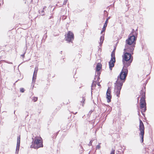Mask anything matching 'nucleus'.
<instances>
[{
    "label": "nucleus",
    "instance_id": "1",
    "mask_svg": "<svg viewBox=\"0 0 154 154\" xmlns=\"http://www.w3.org/2000/svg\"><path fill=\"white\" fill-rule=\"evenodd\" d=\"M128 72L127 67L124 66L119 75L118 76L117 80L115 83L114 92L118 97L119 96L120 91L123 83L125 82Z\"/></svg>",
    "mask_w": 154,
    "mask_h": 154
},
{
    "label": "nucleus",
    "instance_id": "2",
    "mask_svg": "<svg viewBox=\"0 0 154 154\" xmlns=\"http://www.w3.org/2000/svg\"><path fill=\"white\" fill-rule=\"evenodd\" d=\"M131 34L128 36L127 39L126 40V44L125 45L124 50L128 52L133 51L136 45V41L137 39V37L135 36V34Z\"/></svg>",
    "mask_w": 154,
    "mask_h": 154
},
{
    "label": "nucleus",
    "instance_id": "3",
    "mask_svg": "<svg viewBox=\"0 0 154 154\" xmlns=\"http://www.w3.org/2000/svg\"><path fill=\"white\" fill-rule=\"evenodd\" d=\"M124 51L126 52L122 56V62L124 67H128L130 65L133 60V58L131 57L132 56L131 53H132V54L133 53V52H129L125 50Z\"/></svg>",
    "mask_w": 154,
    "mask_h": 154
},
{
    "label": "nucleus",
    "instance_id": "4",
    "mask_svg": "<svg viewBox=\"0 0 154 154\" xmlns=\"http://www.w3.org/2000/svg\"><path fill=\"white\" fill-rule=\"evenodd\" d=\"M32 139L31 148L36 149L43 146L42 139L41 137H36L34 138L33 137Z\"/></svg>",
    "mask_w": 154,
    "mask_h": 154
},
{
    "label": "nucleus",
    "instance_id": "5",
    "mask_svg": "<svg viewBox=\"0 0 154 154\" xmlns=\"http://www.w3.org/2000/svg\"><path fill=\"white\" fill-rule=\"evenodd\" d=\"M141 97L140 100V107L143 110V112H145L146 110V103L145 100V93L142 92L141 93Z\"/></svg>",
    "mask_w": 154,
    "mask_h": 154
},
{
    "label": "nucleus",
    "instance_id": "6",
    "mask_svg": "<svg viewBox=\"0 0 154 154\" xmlns=\"http://www.w3.org/2000/svg\"><path fill=\"white\" fill-rule=\"evenodd\" d=\"M139 130L140 131L139 135H140L141 138V142L142 143L143 141L144 127L142 121L140 119V120Z\"/></svg>",
    "mask_w": 154,
    "mask_h": 154
},
{
    "label": "nucleus",
    "instance_id": "7",
    "mask_svg": "<svg viewBox=\"0 0 154 154\" xmlns=\"http://www.w3.org/2000/svg\"><path fill=\"white\" fill-rule=\"evenodd\" d=\"M65 40L69 42H72L74 39V35L72 32L69 31L65 36Z\"/></svg>",
    "mask_w": 154,
    "mask_h": 154
},
{
    "label": "nucleus",
    "instance_id": "8",
    "mask_svg": "<svg viewBox=\"0 0 154 154\" xmlns=\"http://www.w3.org/2000/svg\"><path fill=\"white\" fill-rule=\"evenodd\" d=\"M115 62V57L113 52L111 54V59L109 62V68L110 70H112V68L114 66V63Z\"/></svg>",
    "mask_w": 154,
    "mask_h": 154
},
{
    "label": "nucleus",
    "instance_id": "9",
    "mask_svg": "<svg viewBox=\"0 0 154 154\" xmlns=\"http://www.w3.org/2000/svg\"><path fill=\"white\" fill-rule=\"evenodd\" d=\"M111 90L109 88L107 89L106 95V98L107 99V102L109 103L111 101V96L110 95Z\"/></svg>",
    "mask_w": 154,
    "mask_h": 154
},
{
    "label": "nucleus",
    "instance_id": "10",
    "mask_svg": "<svg viewBox=\"0 0 154 154\" xmlns=\"http://www.w3.org/2000/svg\"><path fill=\"white\" fill-rule=\"evenodd\" d=\"M38 71V67H35V68L34 71L33 73L32 78V82H35V79H36L37 74Z\"/></svg>",
    "mask_w": 154,
    "mask_h": 154
},
{
    "label": "nucleus",
    "instance_id": "11",
    "mask_svg": "<svg viewBox=\"0 0 154 154\" xmlns=\"http://www.w3.org/2000/svg\"><path fill=\"white\" fill-rule=\"evenodd\" d=\"M101 65L100 64L98 63L96 67V71L98 72H97V74L98 75H99L100 74V72H99L100 69L101 68Z\"/></svg>",
    "mask_w": 154,
    "mask_h": 154
},
{
    "label": "nucleus",
    "instance_id": "12",
    "mask_svg": "<svg viewBox=\"0 0 154 154\" xmlns=\"http://www.w3.org/2000/svg\"><path fill=\"white\" fill-rule=\"evenodd\" d=\"M104 40V35H102L101 36L100 38V45H102L103 41Z\"/></svg>",
    "mask_w": 154,
    "mask_h": 154
},
{
    "label": "nucleus",
    "instance_id": "13",
    "mask_svg": "<svg viewBox=\"0 0 154 154\" xmlns=\"http://www.w3.org/2000/svg\"><path fill=\"white\" fill-rule=\"evenodd\" d=\"M20 146L17 145L15 154H18Z\"/></svg>",
    "mask_w": 154,
    "mask_h": 154
},
{
    "label": "nucleus",
    "instance_id": "14",
    "mask_svg": "<svg viewBox=\"0 0 154 154\" xmlns=\"http://www.w3.org/2000/svg\"><path fill=\"white\" fill-rule=\"evenodd\" d=\"M96 84H97V83H96V82L95 81H93L92 83V85L91 86V90L92 89V88H93V87H94L96 86Z\"/></svg>",
    "mask_w": 154,
    "mask_h": 154
},
{
    "label": "nucleus",
    "instance_id": "15",
    "mask_svg": "<svg viewBox=\"0 0 154 154\" xmlns=\"http://www.w3.org/2000/svg\"><path fill=\"white\" fill-rule=\"evenodd\" d=\"M20 136L17 137V145L20 146Z\"/></svg>",
    "mask_w": 154,
    "mask_h": 154
},
{
    "label": "nucleus",
    "instance_id": "16",
    "mask_svg": "<svg viewBox=\"0 0 154 154\" xmlns=\"http://www.w3.org/2000/svg\"><path fill=\"white\" fill-rule=\"evenodd\" d=\"M95 140L96 142H97V140L96 139H92L90 140L89 143L88 144V146H90L92 145V144L93 141L94 140Z\"/></svg>",
    "mask_w": 154,
    "mask_h": 154
},
{
    "label": "nucleus",
    "instance_id": "17",
    "mask_svg": "<svg viewBox=\"0 0 154 154\" xmlns=\"http://www.w3.org/2000/svg\"><path fill=\"white\" fill-rule=\"evenodd\" d=\"M32 100L35 102L37 101L38 97H33L32 98Z\"/></svg>",
    "mask_w": 154,
    "mask_h": 154
},
{
    "label": "nucleus",
    "instance_id": "18",
    "mask_svg": "<svg viewBox=\"0 0 154 154\" xmlns=\"http://www.w3.org/2000/svg\"><path fill=\"white\" fill-rule=\"evenodd\" d=\"M39 13L41 14L42 15H45L44 14V10H43L42 11H40L39 12Z\"/></svg>",
    "mask_w": 154,
    "mask_h": 154
},
{
    "label": "nucleus",
    "instance_id": "19",
    "mask_svg": "<svg viewBox=\"0 0 154 154\" xmlns=\"http://www.w3.org/2000/svg\"><path fill=\"white\" fill-rule=\"evenodd\" d=\"M100 143H99V144L96 147V149H100Z\"/></svg>",
    "mask_w": 154,
    "mask_h": 154
},
{
    "label": "nucleus",
    "instance_id": "20",
    "mask_svg": "<svg viewBox=\"0 0 154 154\" xmlns=\"http://www.w3.org/2000/svg\"><path fill=\"white\" fill-rule=\"evenodd\" d=\"M85 98H84V97H82V101H81V103L82 102L83 103L82 104L83 106V104L84 103V102H85Z\"/></svg>",
    "mask_w": 154,
    "mask_h": 154
},
{
    "label": "nucleus",
    "instance_id": "21",
    "mask_svg": "<svg viewBox=\"0 0 154 154\" xmlns=\"http://www.w3.org/2000/svg\"><path fill=\"white\" fill-rule=\"evenodd\" d=\"M20 91V92L23 93L24 91V89L23 88H21Z\"/></svg>",
    "mask_w": 154,
    "mask_h": 154
},
{
    "label": "nucleus",
    "instance_id": "22",
    "mask_svg": "<svg viewBox=\"0 0 154 154\" xmlns=\"http://www.w3.org/2000/svg\"><path fill=\"white\" fill-rule=\"evenodd\" d=\"M115 150L112 149L111 153H110V154H115Z\"/></svg>",
    "mask_w": 154,
    "mask_h": 154
},
{
    "label": "nucleus",
    "instance_id": "23",
    "mask_svg": "<svg viewBox=\"0 0 154 154\" xmlns=\"http://www.w3.org/2000/svg\"><path fill=\"white\" fill-rule=\"evenodd\" d=\"M109 18H110L109 17H108L107 18L106 20L105 23H108V20Z\"/></svg>",
    "mask_w": 154,
    "mask_h": 154
},
{
    "label": "nucleus",
    "instance_id": "24",
    "mask_svg": "<svg viewBox=\"0 0 154 154\" xmlns=\"http://www.w3.org/2000/svg\"><path fill=\"white\" fill-rule=\"evenodd\" d=\"M107 23H105L103 25V27L106 28L107 26Z\"/></svg>",
    "mask_w": 154,
    "mask_h": 154
},
{
    "label": "nucleus",
    "instance_id": "25",
    "mask_svg": "<svg viewBox=\"0 0 154 154\" xmlns=\"http://www.w3.org/2000/svg\"><path fill=\"white\" fill-rule=\"evenodd\" d=\"M106 28L105 27H103L102 29L103 31H105L106 30Z\"/></svg>",
    "mask_w": 154,
    "mask_h": 154
},
{
    "label": "nucleus",
    "instance_id": "26",
    "mask_svg": "<svg viewBox=\"0 0 154 154\" xmlns=\"http://www.w3.org/2000/svg\"><path fill=\"white\" fill-rule=\"evenodd\" d=\"M26 53V52H25V53H24V54L22 55H21V56H22L23 58L24 57V55H25V54Z\"/></svg>",
    "mask_w": 154,
    "mask_h": 154
},
{
    "label": "nucleus",
    "instance_id": "27",
    "mask_svg": "<svg viewBox=\"0 0 154 154\" xmlns=\"http://www.w3.org/2000/svg\"><path fill=\"white\" fill-rule=\"evenodd\" d=\"M115 50L114 49L113 51H112V52L111 54L113 52L114 53V56H115Z\"/></svg>",
    "mask_w": 154,
    "mask_h": 154
},
{
    "label": "nucleus",
    "instance_id": "28",
    "mask_svg": "<svg viewBox=\"0 0 154 154\" xmlns=\"http://www.w3.org/2000/svg\"><path fill=\"white\" fill-rule=\"evenodd\" d=\"M97 85H98V86H100V82H98L97 83Z\"/></svg>",
    "mask_w": 154,
    "mask_h": 154
},
{
    "label": "nucleus",
    "instance_id": "29",
    "mask_svg": "<svg viewBox=\"0 0 154 154\" xmlns=\"http://www.w3.org/2000/svg\"><path fill=\"white\" fill-rule=\"evenodd\" d=\"M66 1L65 2V0H64V3H63V4H64V5H65L66 3Z\"/></svg>",
    "mask_w": 154,
    "mask_h": 154
},
{
    "label": "nucleus",
    "instance_id": "30",
    "mask_svg": "<svg viewBox=\"0 0 154 154\" xmlns=\"http://www.w3.org/2000/svg\"><path fill=\"white\" fill-rule=\"evenodd\" d=\"M46 8V6L44 7L43 8V10L45 9Z\"/></svg>",
    "mask_w": 154,
    "mask_h": 154
},
{
    "label": "nucleus",
    "instance_id": "31",
    "mask_svg": "<svg viewBox=\"0 0 154 154\" xmlns=\"http://www.w3.org/2000/svg\"><path fill=\"white\" fill-rule=\"evenodd\" d=\"M8 63L10 64H12V63H11V62H8Z\"/></svg>",
    "mask_w": 154,
    "mask_h": 154
},
{
    "label": "nucleus",
    "instance_id": "32",
    "mask_svg": "<svg viewBox=\"0 0 154 154\" xmlns=\"http://www.w3.org/2000/svg\"><path fill=\"white\" fill-rule=\"evenodd\" d=\"M104 32V31H103V30H102L101 31V33H103V32Z\"/></svg>",
    "mask_w": 154,
    "mask_h": 154
},
{
    "label": "nucleus",
    "instance_id": "33",
    "mask_svg": "<svg viewBox=\"0 0 154 154\" xmlns=\"http://www.w3.org/2000/svg\"><path fill=\"white\" fill-rule=\"evenodd\" d=\"M104 32V31H103V30H102L101 31V33H103V32Z\"/></svg>",
    "mask_w": 154,
    "mask_h": 154
},
{
    "label": "nucleus",
    "instance_id": "34",
    "mask_svg": "<svg viewBox=\"0 0 154 154\" xmlns=\"http://www.w3.org/2000/svg\"><path fill=\"white\" fill-rule=\"evenodd\" d=\"M51 18H52V16H51V17H49V19H51Z\"/></svg>",
    "mask_w": 154,
    "mask_h": 154
},
{
    "label": "nucleus",
    "instance_id": "35",
    "mask_svg": "<svg viewBox=\"0 0 154 154\" xmlns=\"http://www.w3.org/2000/svg\"><path fill=\"white\" fill-rule=\"evenodd\" d=\"M66 1V3L67 1V0H65V2Z\"/></svg>",
    "mask_w": 154,
    "mask_h": 154
},
{
    "label": "nucleus",
    "instance_id": "36",
    "mask_svg": "<svg viewBox=\"0 0 154 154\" xmlns=\"http://www.w3.org/2000/svg\"><path fill=\"white\" fill-rule=\"evenodd\" d=\"M97 78L98 79H100L99 77L98 76L97 77Z\"/></svg>",
    "mask_w": 154,
    "mask_h": 154
},
{
    "label": "nucleus",
    "instance_id": "37",
    "mask_svg": "<svg viewBox=\"0 0 154 154\" xmlns=\"http://www.w3.org/2000/svg\"><path fill=\"white\" fill-rule=\"evenodd\" d=\"M33 0H32V2H33Z\"/></svg>",
    "mask_w": 154,
    "mask_h": 154
},
{
    "label": "nucleus",
    "instance_id": "38",
    "mask_svg": "<svg viewBox=\"0 0 154 154\" xmlns=\"http://www.w3.org/2000/svg\"><path fill=\"white\" fill-rule=\"evenodd\" d=\"M133 30V31H134V29H133V30Z\"/></svg>",
    "mask_w": 154,
    "mask_h": 154
}]
</instances>
